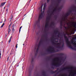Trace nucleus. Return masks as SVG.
<instances>
[{
	"instance_id": "13",
	"label": "nucleus",
	"mask_w": 76,
	"mask_h": 76,
	"mask_svg": "<svg viewBox=\"0 0 76 76\" xmlns=\"http://www.w3.org/2000/svg\"><path fill=\"white\" fill-rule=\"evenodd\" d=\"M12 37H10V39H12Z\"/></svg>"
},
{
	"instance_id": "7",
	"label": "nucleus",
	"mask_w": 76,
	"mask_h": 76,
	"mask_svg": "<svg viewBox=\"0 0 76 76\" xmlns=\"http://www.w3.org/2000/svg\"><path fill=\"white\" fill-rule=\"evenodd\" d=\"M1 53H0V58H1Z\"/></svg>"
},
{
	"instance_id": "3",
	"label": "nucleus",
	"mask_w": 76,
	"mask_h": 76,
	"mask_svg": "<svg viewBox=\"0 0 76 76\" xmlns=\"http://www.w3.org/2000/svg\"><path fill=\"white\" fill-rule=\"evenodd\" d=\"M12 32H14V31H15V29L14 28V27H12Z\"/></svg>"
},
{
	"instance_id": "21",
	"label": "nucleus",
	"mask_w": 76,
	"mask_h": 76,
	"mask_svg": "<svg viewBox=\"0 0 76 76\" xmlns=\"http://www.w3.org/2000/svg\"><path fill=\"white\" fill-rule=\"evenodd\" d=\"M46 26H47V25H46Z\"/></svg>"
},
{
	"instance_id": "8",
	"label": "nucleus",
	"mask_w": 76,
	"mask_h": 76,
	"mask_svg": "<svg viewBox=\"0 0 76 76\" xmlns=\"http://www.w3.org/2000/svg\"><path fill=\"white\" fill-rule=\"evenodd\" d=\"M16 48H18V44H17L16 45Z\"/></svg>"
},
{
	"instance_id": "14",
	"label": "nucleus",
	"mask_w": 76,
	"mask_h": 76,
	"mask_svg": "<svg viewBox=\"0 0 76 76\" xmlns=\"http://www.w3.org/2000/svg\"><path fill=\"white\" fill-rule=\"evenodd\" d=\"M45 9V7H44V8H43V10H44Z\"/></svg>"
},
{
	"instance_id": "15",
	"label": "nucleus",
	"mask_w": 76,
	"mask_h": 76,
	"mask_svg": "<svg viewBox=\"0 0 76 76\" xmlns=\"http://www.w3.org/2000/svg\"><path fill=\"white\" fill-rule=\"evenodd\" d=\"M6 36H7V35H5V37H6Z\"/></svg>"
},
{
	"instance_id": "5",
	"label": "nucleus",
	"mask_w": 76,
	"mask_h": 76,
	"mask_svg": "<svg viewBox=\"0 0 76 76\" xmlns=\"http://www.w3.org/2000/svg\"><path fill=\"white\" fill-rule=\"evenodd\" d=\"M22 26H21L20 28V29H19V31L20 32V29H21V28H22Z\"/></svg>"
},
{
	"instance_id": "22",
	"label": "nucleus",
	"mask_w": 76,
	"mask_h": 76,
	"mask_svg": "<svg viewBox=\"0 0 76 76\" xmlns=\"http://www.w3.org/2000/svg\"><path fill=\"white\" fill-rule=\"evenodd\" d=\"M0 52H1L0 51Z\"/></svg>"
},
{
	"instance_id": "16",
	"label": "nucleus",
	"mask_w": 76,
	"mask_h": 76,
	"mask_svg": "<svg viewBox=\"0 0 76 76\" xmlns=\"http://www.w3.org/2000/svg\"><path fill=\"white\" fill-rule=\"evenodd\" d=\"M7 11L8 10V9H7Z\"/></svg>"
},
{
	"instance_id": "12",
	"label": "nucleus",
	"mask_w": 76,
	"mask_h": 76,
	"mask_svg": "<svg viewBox=\"0 0 76 76\" xmlns=\"http://www.w3.org/2000/svg\"><path fill=\"white\" fill-rule=\"evenodd\" d=\"M10 26H11V25L10 24V25H9V27H10Z\"/></svg>"
},
{
	"instance_id": "11",
	"label": "nucleus",
	"mask_w": 76,
	"mask_h": 76,
	"mask_svg": "<svg viewBox=\"0 0 76 76\" xmlns=\"http://www.w3.org/2000/svg\"><path fill=\"white\" fill-rule=\"evenodd\" d=\"M40 8H41V9H42V6L40 7Z\"/></svg>"
},
{
	"instance_id": "6",
	"label": "nucleus",
	"mask_w": 76,
	"mask_h": 76,
	"mask_svg": "<svg viewBox=\"0 0 76 76\" xmlns=\"http://www.w3.org/2000/svg\"><path fill=\"white\" fill-rule=\"evenodd\" d=\"M10 31H11L10 29H8V33H9V32H10Z\"/></svg>"
},
{
	"instance_id": "19",
	"label": "nucleus",
	"mask_w": 76,
	"mask_h": 76,
	"mask_svg": "<svg viewBox=\"0 0 76 76\" xmlns=\"http://www.w3.org/2000/svg\"><path fill=\"white\" fill-rule=\"evenodd\" d=\"M74 44H75V42H74Z\"/></svg>"
},
{
	"instance_id": "20",
	"label": "nucleus",
	"mask_w": 76,
	"mask_h": 76,
	"mask_svg": "<svg viewBox=\"0 0 76 76\" xmlns=\"http://www.w3.org/2000/svg\"><path fill=\"white\" fill-rule=\"evenodd\" d=\"M5 21H6V20H5Z\"/></svg>"
},
{
	"instance_id": "2",
	"label": "nucleus",
	"mask_w": 76,
	"mask_h": 76,
	"mask_svg": "<svg viewBox=\"0 0 76 76\" xmlns=\"http://www.w3.org/2000/svg\"><path fill=\"white\" fill-rule=\"evenodd\" d=\"M6 2H2L1 3V5L0 7H2V6H3L6 4Z\"/></svg>"
},
{
	"instance_id": "4",
	"label": "nucleus",
	"mask_w": 76,
	"mask_h": 76,
	"mask_svg": "<svg viewBox=\"0 0 76 76\" xmlns=\"http://www.w3.org/2000/svg\"><path fill=\"white\" fill-rule=\"evenodd\" d=\"M4 25V23L2 24V25L1 26V28H3V26Z\"/></svg>"
},
{
	"instance_id": "1",
	"label": "nucleus",
	"mask_w": 76,
	"mask_h": 76,
	"mask_svg": "<svg viewBox=\"0 0 76 76\" xmlns=\"http://www.w3.org/2000/svg\"><path fill=\"white\" fill-rule=\"evenodd\" d=\"M43 15V13H41L40 14H39V19H41V18H42V17Z\"/></svg>"
},
{
	"instance_id": "9",
	"label": "nucleus",
	"mask_w": 76,
	"mask_h": 76,
	"mask_svg": "<svg viewBox=\"0 0 76 76\" xmlns=\"http://www.w3.org/2000/svg\"><path fill=\"white\" fill-rule=\"evenodd\" d=\"M11 41V39H10V40H9V42H10Z\"/></svg>"
},
{
	"instance_id": "17",
	"label": "nucleus",
	"mask_w": 76,
	"mask_h": 76,
	"mask_svg": "<svg viewBox=\"0 0 76 76\" xmlns=\"http://www.w3.org/2000/svg\"><path fill=\"white\" fill-rule=\"evenodd\" d=\"M12 18H11V20H12Z\"/></svg>"
},
{
	"instance_id": "18",
	"label": "nucleus",
	"mask_w": 76,
	"mask_h": 76,
	"mask_svg": "<svg viewBox=\"0 0 76 76\" xmlns=\"http://www.w3.org/2000/svg\"><path fill=\"white\" fill-rule=\"evenodd\" d=\"M41 12H42V10H41Z\"/></svg>"
},
{
	"instance_id": "10",
	"label": "nucleus",
	"mask_w": 76,
	"mask_h": 76,
	"mask_svg": "<svg viewBox=\"0 0 76 76\" xmlns=\"http://www.w3.org/2000/svg\"><path fill=\"white\" fill-rule=\"evenodd\" d=\"M8 29H10V27H8Z\"/></svg>"
}]
</instances>
